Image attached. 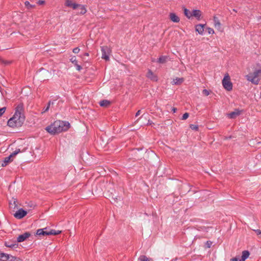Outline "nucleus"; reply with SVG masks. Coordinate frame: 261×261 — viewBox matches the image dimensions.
Here are the masks:
<instances>
[{"label":"nucleus","instance_id":"1","mask_svg":"<svg viewBox=\"0 0 261 261\" xmlns=\"http://www.w3.org/2000/svg\"><path fill=\"white\" fill-rule=\"evenodd\" d=\"M23 111V105H18L15 109V112L12 118L9 119L7 124L11 127H20L24 121V116L22 113Z\"/></svg>","mask_w":261,"mask_h":261},{"label":"nucleus","instance_id":"2","mask_svg":"<svg viewBox=\"0 0 261 261\" xmlns=\"http://www.w3.org/2000/svg\"><path fill=\"white\" fill-rule=\"evenodd\" d=\"M70 127V124L68 122L58 120L46 127L47 132L52 135L60 133L63 131L67 130Z\"/></svg>","mask_w":261,"mask_h":261},{"label":"nucleus","instance_id":"3","mask_svg":"<svg viewBox=\"0 0 261 261\" xmlns=\"http://www.w3.org/2000/svg\"><path fill=\"white\" fill-rule=\"evenodd\" d=\"M247 80L252 84L257 85L261 79V69L255 70L246 75Z\"/></svg>","mask_w":261,"mask_h":261},{"label":"nucleus","instance_id":"4","mask_svg":"<svg viewBox=\"0 0 261 261\" xmlns=\"http://www.w3.org/2000/svg\"><path fill=\"white\" fill-rule=\"evenodd\" d=\"M61 231L54 229H48L47 227L38 229L36 231V234L38 236L57 235L61 233Z\"/></svg>","mask_w":261,"mask_h":261},{"label":"nucleus","instance_id":"5","mask_svg":"<svg viewBox=\"0 0 261 261\" xmlns=\"http://www.w3.org/2000/svg\"><path fill=\"white\" fill-rule=\"evenodd\" d=\"M223 87L227 91H230L232 89V84L230 81V78L228 74H226L222 80Z\"/></svg>","mask_w":261,"mask_h":261},{"label":"nucleus","instance_id":"6","mask_svg":"<svg viewBox=\"0 0 261 261\" xmlns=\"http://www.w3.org/2000/svg\"><path fill=\"white\" fill-rule=\"evenodd\" d=\"M101 50L102 52L101 58L106 61H108L109 60V55L111 51L110 49L107 46H102Z\"/></svg>","mask_w":261,"mask_h":261},{"label":"nucleus","instance_id":"7","mask_svg":"<svg viewBox=\"0 0 261 261\" xmlns=\"http://www.w3.org/2000/svg\"><path fill=\"white\" fill-rule=\"evenodd\" d=\"M27 214L28 212L26 211L22 208H19L14 214V216L16 219H21L25 217Z\"/></svg>","mask_w":261,"mask_h":261},{"label":"nucleus","instance_id":"8","mask_svg":"<svg viewBox=\"0 0 261 261\" xmlns=\"http://www.w3.org/2000/svg\"><path fill=\"white\" fill-rule=\"evenodd\" d=\"M18 202L17 200L15 198H12L9 202V207L10 210L13 212H15V210L18 209Z\"/></svg>","mask_w":261,"mask_h":261},{"label":"nucleus","instance_id":"9","mask_svg":"<svg viewBox=\"0 0 261 261\" xmlns=\"http://www.w3.org/2000/svg\"><path fill=\"white\" fill-rule=\"evenodd\" d=\"M31 236V233L29 232H26L22 234L19 235L17 238V242H22L27 239Z\"/></svg>","mask_w":261,"mask_h":261},{"label":"nucleus","instance_id":"10","mask_svg":"<svg viewBox=\"0 0 261 261\" xmlns=\"http://www.w3.org/2000/svg\"><path fill=\"white\" fill-rule=\"evenodd\" d=\"M76 6H77L76 7V9H78V10H79L78 14H79L83 15V14H85L87 12L86 8L85 7V6L84 5L76 4Z\"/></svg>","mask_w":261,"mask_h":261},{"label":"nucleus","instance_id":"11","mask_svg":"<svg viewBox=\"0 0 261 261\" xmlns=\"http://www.w3.org/2000/svg\"><path fill=\"white\" fill-rule=\"evenodd\" d=\"M12 155H10L9 156L5 158L4 160L0 161V164L2 167L6 166L8 164L12 161Z\"/></svg>","mask_w":261,"mask_h":261},{"label":"nucleus","instance_id":"12","mask_svg":"<svg viewBox=\"0 0 261 261\" xmlns=\"http://www.w3.org/2000/svg\"><path fill=\"white\" fill-rule=\"evenodd\" d=\"M184 81L185 79L183 77H176L173 79L171 84L172 85H180L184 82Z\"/></svg>","mask_w":261,"mask_h":261},{"label":"nucleus","instance_id":"13","mask_svg":"<svg viewBox=\"0 0 261 261\" xmlns=\"http://www.w3.org/2000/svg\"><path fill=\"white\" fill-rule=\"evenodd\" d=\"M146 76L153 81H157L158 80L157 76L154 74L150 70H148L146 74Z\"/></svg>","mask_w":261,"mask_h":261},{"label":"nucleus","instance_id":"14","mask_svg":"<svg viewBox=\"0 0 261 261\" xmlns=\"http://www.w3.org/2000/svg\"><path fill=\"white\" fill-rule=\"evenodd\" d=\"M169 18L170 20L174 22L177 23L180 21L179 17L174 13H170Z\"/></svg>","mask_w":261,"mask_h":261},{"label":"nucleus","instance_id":"15","mask_svg":"<svg viewBox=\"0 0 261 261\" xmlns=\"http://www.w3.org/2000/svg\"><path fill=\"white\" fill-rule=\"evenodd\" d=\"M205 24H199L195 26V30L199 34L203 35L204 33V28Z\"/></svg>","mask_w":261,"mask_h":261},{"label":"nucleus","instance_id":"16","mask_svg":"<svg viewBox=\"0 0 261 261\" xmlns=\"http://www.w3.org/2000/svg\"><path fill=\"white\" fill-rule=\"evenodd\" d=\"M65 5L69 7H71L73 9H76V4L73 2L72 0H66Z\"/></svg>","mask_w":261,"mask_h":261},{"label":"nucleus","instance_id":"17","mask_svg":"<svg viewBox=\"0 0 261 261\" xmlns=\"http://www.w3.org/2000/svg\"><path fill=\"white\" fill-rule=\"evenodd\" d=\"M201 16V12L199 10H194L192 11V17L194 16L199 20Z\"/></svg>","mask_w":261,"mask_h":261},{"label":"nucleus","instance_id":"18","mask_svg":"<svg viewBox=\"0 0 261 261\" xmlns=\"http://www.w3.org/2000/svg\"><path fill=\"white\" fill-rule=\"evenodd\" d=\"M250 253L248 251L245 250L242 252V255L241 258L240 259L239 261H245L249 256Z\"/></svg>","mask_w":261,"mask_h":261},{"label":"nucleus","instance_id":"19","mask_svg":"<svg viewBox=\"0 0 261 261\" xmlns=\"http://www.w3.org/2000/svg\"><path fill=\"white\" fill-rule=\"evenodd\" d=\"M214 26L215 28L218 29V30H220L221 29V23L220 22L218 18L214 16Z\"/></svg>","mask_w":261,"mask_h":261},{"label":"nucleus","instance_id":"20","mask_svg":"<svg viewBox=\"0 0 261 261\" xmlns=\"http://www.w3.org/2000/svg\"><path fill=\"white\" fill-rule=\"evenodd\" d=\"M10 254L0 252V260L2 261H8Z\"/></svg>","mask_w":261,"mask_h":261},{"label":"nucleus","instance_id":"21","mask_svg":"<svg viewBox=\"0 0 261 261\" xmlns=\"http://www.w3.org/2000/svg\"><path fill=\"white\" fill-rule=\"evenodd\" d=\"M240 114V112L239 110H236L234 112H231L228 114V116L231 118H235L237 116Z\"/></svg>","mask_w":261,"mask_h":261},{"label":"nucleus","instance_id":"22","mask_svg":"<svg viewBox=\"0 0 261 261\" xmlns=\"http://www.w3.org/2000/svg\"><path fill=\"white\" fill-rule=\"evenodd\" d=\"M184 14L187 18H190L192 17V12L190 11L187 8H184Z\"/></svg>","mask_w":261,"mask_h":261},{"label":"nucleus","instance_id":"23","mask_svg":"<svg viewBox=\"0 0 261 261\" xmlns=\"http://www.w3.org/2000/svg\"><path fill=\"white\" fill-rule=\"evenodd\" d=\"M99 105L101 107H107L110 105V101L107 100H103L100 101Z\"/></svg>","mask_w":261,"mask_h":261},{"label":"nucleus","instance_id":"24","mask_svg":"<svg viewBox=\"0 0 261 261\" xmlns=\"http://www.w3.org/2000/svg\"><path fill=\"white\" fill-rule=\"evenodd\" d=\"M5 245L6 247L13 248H16L18 246V245L16 243H12L9 242H5Z\"/></svg>","mask_w":261,"mask_h":261},{"label":"nucleus","instance_id":"25","mask_svg":"<svg viewBox=\"0 0 261 261\" xmlns=\"http://www.w3.org/2000/svg\"><path fill=\"white\" fill-rule=\"evenodd\" d=\"M25 6L27 8V9L30 10L32 9H34L35 8V5H31L28 1H25L24 3Z\"/></svg>","mask_w":261,"mask_h":261},{"label":"nucleus","instance_id":"26","mask_svg":"<svg viewBox=\"0 0 261 261\" xmlns=\"http://www.w3.org/2000/svg\"><path fill=\"white\" fill-rule=\"evenodd\" d=\"M167 57L166 56H162L158 59V62L160 63H165L167 61Z\"/></svg>","mask_w":261,"mask_h":261},{"label":"nucleus","instance_id":"27","mask_svg":"<svg viewBox=\"0 0 261 261\" xmlns=\"http://www.w3.org/2000/svg\"><path fill=\"white\" fill-rule=\"evenodd\" d=\"M8 261H22V260L20 258L10 255Z\"/></svg>","mask_w":261,"mask_h":261},{"label":"nucleus","instance_id":"28","mask_svg":"<svg viewBox=\"0 0 261 261\" xmlns=\"http://www.w3.org/2000/svg\"><path fill=\"white\" fill-rule=\"evenodd\" d=\"M190 127L193 129V130H198V125H194V124H191L190 125Z\"/></svg>","mask_w":261,"mask_h":261},{"label":"nucleus","instance_id":"29","mask_svg":"<svg viewBox=\"0 0 261 261\" xmlns=\"http://www.w3.org/2000/svg\"><path fill=\"white\" fill-rule=\"evenodd\" d=\"M20 152V149H17L15 151H14L12 154H11L10 155H12V156L13 157V156L16 155V154H17Z\"/></svg>","mask_w":261,"mask_h":261},{"label":"nucleus","instance_id":"30","mask_svg":"<svg viewBox=\"0 0 261 261\" xmlns=\"http://www.w3.org/2000/svg\"><path fill=\"white\" fill-rule=\"evenodd\" d=\"M6 110V107H3L0 109V117L5 112Z\"/></svg>","mask_w":261,"mask_h":261},{"label":"nucleus","instance_id":"31","mask_svg":"<svg viewBox=\"0 0 261 261\" xmlns=\"http://www.w3.org/2000/svg\"><path fill=\"white\" fill-rule=\"evenodd\" d=\"M70 61L73 63L74 64V65L75 64V63H77V61L76 60V57L75 56H73L72 57H71V58L70 59Z\"/></svg>","mask_w":261,"mask_h":261},{"label":"nucleus","instance_id":"32","mask_svg":"<svg viewBox=\"0 0 261 261\" xmlns=\"http://www.w3.org/2000/svg\"><path fill=\"white\" fill-rule=\"evenodd\" d=\"M207 32L209 34H213L215 33L214 30L210 28H207Z\"/></svg>","mask_w":261,"mask_h":261},{"label":"nucleus","instance_id":"33","mask_svg":"<svg viewBox=\"0 0 261 261\" xmlns=\"http://www.w3.org/2000/svg\"><path fill=\"white\" fill-rule=\"evenodd\" d=\"M189 117V114L188 113H185L182 117V120H186Z\"/></svg>","mask_w":261,"mask_h":261},{"label":"nucleus","instance_id":"34","mask_svg":"<svg viewBox=\"0 0 261 261\" xmlns=\"http://www.w3.org/2000/svg\"><path fill=\"white\" fill-rule=\"evenodd\" d=\"M74 66H75L76 70L78 71H80L81 69H82V67L80 65H79L77 64V63H75L74 64Z\"/></svg>","mask_w":261,"mask_h":261},{"label":"nucleus","instance_id":"35","mask_svg":"<svg viewBox=\"0 0 261 261\" xmlns=\"http://www.w3.org/2000/svg\"><path fill=\"white\" fill-rule=\"evenodd\" d=\"M202 93L205 96H208L210 94L209 91L206 89H204L202 91Z\"/></svg>","mask_w":261,"mask_h":261},{"label":"nucleus","instance_id":"36","mask_svg":"<svg viewBox=\"0 0 261 261\" xmlns=\"http://www.w3.org/2000/svg\"><path fill=\"white\" fill-rule=\"evenodd\" d=\"M80 49L79 47H75L73 49V53L74 54H77L80 51Z\"/></svg>","mask_w":261,"mask_h":261},{"label":"nucleus","instance_id":"37","mask_svg":"<svg viewBox=\"0 0 261 261\" xmlns=\"http://www.w3.org/2000/svg\"><path fill=\"white\" fill-rule=\"evenodd\" d=\"M253 230L256 232L257 235L261 234V230L260 229H254Z\"/></svg>","mask_w":261,"mask_h":261},{"label":"nucleus","instance_id":"38","mask_svg":"<svg viewBox=\"0 0 261 261\" xmlns=\"http://www.w3.org/2000/svg\"><path fill=\"white\" fill-rule=\"evenodd\" d=\"M37 3H38V4L40 5H43L45 4V1H42V0H39L38 1Z\"/></svg>","mask_w":261,"mask_h":261},{"label":"nucleus","instance_id":"39","mask_svg":"<svg viewBox=\"0 0 261 261\" xmlns=\"http://www.w3.org/2000/svg\"><path fill=\"white\" fill-rule=\"evenodd\" d=\"M49 105H50V102H49L47 107L43 110V113H44V112L47 111L49 110Z\"/></svg>","mask_w":261,"mask_h":261},{"label":"nucleus","instance_id":"40","mask_svg":"<svg viewBox=\"0 0 261 261\" xmlns=\"http://www.w3.org/2000/svg\"><path fill=\"white\" fill-rule=\"evenodd\" d=\"M239 259L237 257H234L230 259V261H239Z\"/></svg>","mask_w":261,"mask_h":261},{"label":"nucleus","instance_id":"41","mask_svg":"<svg viewBox=\"0 0 261 261\" xmlns=\"http://www.w3.org/2000/svg\"><path fill=\"white\" fill-rule=\"evenodd\" d=\"M140 113H141V111L140 110L138 111L136 114V116H139L140 114Z\"/></svg>","mask_w":261,"mask_h":261},{"label":"nucleus","instance_id":"42","mask_svg":"<svg viewBox=\"0 0 261 261\" xmlns=\"http://www.w3.org/2000/svg\"><path fill=\"white\" fill-rule=\"evenodd\" d=\"M172 111L173 113H175L176 111V109L175 108H173L172 109Z\"/></svg>","mask_w":261,"mask_h":261},{"label":"nucleus","instance_id":"43","mask_svg":"<svg viewBox=\"0 0 261 261\" xmlns=\"http://www.w3.org/2000/svg\"><path fill=\"white\" fill-rule=\"evenodd\" d=\"M148 125H151V122H150L149 121H148V122L147 123Z\"/></svg>","mask_w":261,"mask_h":261},{"label":"nucleus","instance_id":"44","mask_svg":"<svg viewBox=\"0 0 261 261\" xmlns=\"http://www.w3.org/2000/svg\"><path fill=\"white\" fill-rule=\"evenodd\" d=\"M85 56H89V54L88 53H85L84 54Z\"/></svg>","mask_w":261,"mask_h":261}]
</instances>
